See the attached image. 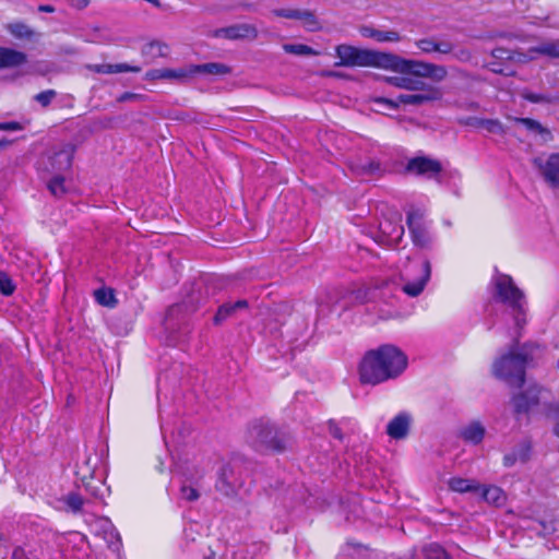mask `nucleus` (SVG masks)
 <instances>
[{
    "label": "nucleus",
    "mask_w": 559,
    "mask_h": 559,
    "mask_svg": "<svg viewBox=\"0 0 559 559\" xmlns=\"http://www.w3.org/2000/svg\"><path fill=\"white\" fill-rule=\"evenodd\" d=\"M406 354L392 344L367 352L359 365L360 381L377 385L399 378L407 368Z\"/></svg>",
    "instance_id": "1"
},
{
    "label": "nucleus",
    "mask_w": 559,
    "mask_h": 559,
    "mask_svg": "<svg viewBox=\"0 0 559 559\" xmlns=\"http://www.w3.org/2000/svg\"><path fill=\"white\" fill-rule=\"evenodd\" d=\"M385 82L397 88L408 91L411 93L400 94L395 99L384 97L376 98L378 104H384L391 109H395L403 105L421 106L425 104L438 102L443 97L441 87L431 83H419L416 78H408L407 74L400 76H386Z\"/></svg>",
    "instance_id": "2"
},
{
    "label": "nucleus",
    "mask_w": 559,
    "mask_h": 559,
    "mask_svg": "<svg viewBox=\"0 0 559 559\" xmlns=\"http://www.w3.org/2000/svg\"><path fill=\"white\" fill-rule=\"evenodd\" d=\"M540 350L538 345L525 344L521 348L502 355L492 365L495 377L504 380L510 385L521 386L525 381V369Z\"/></svg>",
    "instance_id": "3"
},
{
    "label": "nucleus",
    "mask_w": 559,
    "mask_h": 559,
    "mask_svg": "<svg viewBox=\"0 0 559 559\" xmlns=\"http://www.w3.org/2000/svg\"><path fill=\"white\" fill-rule=\"evenodd\" d=\"M384 70H391L408 78H416L419 83H427L424 79L442 82L448 76V69L442 64L415 59H405L394 53H386Z\"/></svg>",
    "instance_id": "4"
},
{
    "label": "nucleus",
    "mask_w": 559,
    "mask_h": 559,
    "mask_svg": "<svg viewBox=\"0 0 559 559\" xmlns=\"http://www.w3.org/2000/svg\"><path fill=\"white\" fill-rule=\"evenodd\" d=\"M495 298L506 305L514 318L515 325L522 328L526 323V300L523 292L515 286L511 276L497 274L492 280Z\"/></svg>",
    "instance_id": "5"
},
{
    "label": "nucleus",
    "mask_w": 559,
    "mask_h": 559,
    "mask_svg": "<svg viewBox=\"0 0 559 559\" xmlns=\"http://www.w3.org/2000/svg\"><path fill=\"white\" fill-rule=\"evenodd\" d=\"M386 53L342 44L335 47V55L340 59V61L335 62V67H373L384 69Z\"/></svg>",
    "instance_id": "6"
},
{
    "label": "nucleus",
    "mask_w": 559,
    "mask_h": 559,
    "mask_svg": "<svg viewBox=\"0 0 559 559\" xmlns=\"http://www.w3.org/2000/svg\"><path fill=\"white\" fill-rule=\"evenodd\" d=\"M431 275V264L428 259L419 261L409 260L401 271V280L403 282L402 290L409 297L419 296Z\"/></svg>",
    "instance_id": "7"
},
{
    "label": "nucleus",
    "mask_w": 559,
    "mask_h": 559,
    "mask_svg": "<svg viewBox=\"0 0 559 559\" xmlns=\"http://www.w3.org/2000/svg\"><path fill=\"white\" fill-rule=\"evenodd\" d=\"M248 441L259 451H283L285 443L276 430L266 421H254L248 430Z\"/></svg>",
    "instance_id": "8"
},
{
    "label": "nucleus",
    "mask_w": 559,
    "mask_h": 559,
    "mask_svg": "<svg viewBox=\"0 0 559 559\" xmlns=\"http://www.w3.org/2000/svg\"><path fill=\"white\" fill-rule=\"evenodd\" d=\"M413 243L420 249H431L433 238L428 230V226L424 222V212L420 210H412L407 213L406 219Z\"/></svg>",
    "instance_id": "9"
},
{
    "label": "nucleus",
    "mask_w": 559,
    "mask_h": 559,
    "mask_svg": "<svg viewBox=\"0 0 559 559\" xmlns=\"http://www.w3.org/2000/svg\"><path fill=\"white\" fill-rule=\"evenodd\" d=\"M241 468L236 464H227L222 467L215 488L225 497H234L243 486Z\"/></svg>",
    "instance_id": "10"
},
{
    "label": "nucleus",
    "mask_w": 559,
    "mask_h": 559,
    "mask_svg": "<svg viewBox=\"0 0 559 559\" xmlns=\"http://www.w3.org/2000/svg\"><path fill=\"white\" fill-rule=\"evenodd\" d=\"M74 146L71 144L63 145L59 151L48 155L41 162L43 170L49 175H63L70 170L74 156Z\"/></svg>",
    "instance_id": "11"
},
{
    "label": "nucleus",
    "mask_w": 559,
    "mask_h": 559,
    "mask_svg": "<svg viewBox=\"0 0 559 559\" xmlns=\"http://www.w3.org/2000/svg\"><path fill=\"white\" fill-rule=\"evenodd\" d=\"M405 170L417 176L432 178L442 171V165L431 157L416 156L407 162Z\"/></svg>",
    "instance_id": "12"
},
{
    "label": "nucleus",
    "mask_w": 559,
    "mask_h": 559,
    "mask_svg": "<svg viewBox=\"0 0 559 559\" xmlns=\"http://www.w3.org/2000/svg\"><path fill=\"white\" fill-rule=\"evenodd\" d=\"M533 164L550 188H559V153L549 155L545 162L539 157L534 158Z\"/></svg>",
    "instance_id": "13"
},
{
    "label": "nucleus",
    "mask_w": 559,
    "mask_h": 559,
    "mask_svg": "<svg viewBox=\"0 0 559 559\" xmlns=\"http://www.w3.org/2000/svg\"><path fill=\"white\" fill-rule=\"evenodd\" d=\"M212 36L230 40L255 39L258 37V29L252 24L241 23L217 28L212 33Z\"/></svg>",
    "instance_id": "14"
},
{
    "label": "nucleus",
    "mask_w": 559,
    "mask_h": 559,
    "mask_svg": "<svg viewBox=\"0 0 559 559\" xmlns=\"http://www.w3.org/2000/svg\"><path fill=\"white\" fill-rule=\"evenodd\" d=\"M540 390L536 386L528 388L523 393H520L512 399L514 411L518 414L528 413L531 409L539 404Z\"/></svg>",
    "instance_id": "15"
},
{
    "label": "nucleus",
    "mask_w": 559,
    "mask_h": 559,
    "mask_svg": "<svg viewBox=\"0 0 559 559\" xmlns=\"http://www.w3.org/2000/svg\"><path fill=\"white\" fill-rule=\"evenodd\" d=\"M145 78L147 80H175L178 82H186L190 76L189 66L177 68V69H152L146 72Z\"/></svg>",
    "instance_id": "16"
},
{
    "label": "nucleus",
    "mask_w": 559,
    "mask_h": 559,
    "mask_svg": "<svg viewBox=\"0 0 559 559\" xmlns=\"http://www.w3.org/2000/svg\"><path fill=\"white\" fill-rule=\"evenodd\" d=\"M412 417L408 413H400L391 419L386 426V433L395 440L405 439L408 436Z\"/></svg>",
    "instance_id": "17"
},
{
    "label": "nucleus",
    "mask_w": 559,
    "mask_h": 559,
    "mask_svg": "<svg viewBox=\"0 0 559 559\" xmlns=\"http://www.w3.org/2000/svg\"><path fill=\"white\" fill-rule=\"evenodd\" d=\"M415 45L424 53L450 55L454 51V44L449 40H439L432 37L416 40Z\"/></svg>",
    "instance_id": "18"
},
{
    "label": "nucleus",
    "mask_w": 559,
    "mask_h": 559,
    "mask_svg": "<svg viewBox=\"0 0 559 559\" xmlns=\"http://www.w3.org/2000/svg\"><path fill=\"white\" fill-rule=\"evenodd\" d=\"M189 71L191 78L199 73L223 76L229 74L231 72V68L219 62H209L203 64H190Z\"/></svg>",
    "instance_id": "19"
},
{
    "label": "nucleus",
    "mask_w": 559,
    "mask_h": 559,
    "mask_svg": "<svg viewBox=\"0 0 559 559\" xmlns=\"http://www.w3.org/2000/svg\"><path fill=\"white\" fill-rule=\"evenodd\" d=\"M27 56L12 48L0 47V69H12L24 64Z\"/></svg>",
    "instance_id": "20"
},
{
    "label": "nucleus",
    "mask_w": 559,
    "mask_h": 559,
    "mask_svg": "<svg viewBox=\"0 0 559 559\" xmlns=\"http://www.w3.org/2000/svg\"><path fill=\"white\" fill-rule=\"evenodd\" d=\"M379 230L390 241L399 240L404 233V228L401 225V219L397 215L392 218L381 219L379 222Z\"/></svg>",
    "instance_id": "21"
},
{
    "label": "nucleus",
    "mask_w": 559,
    "mask_h": 559,
    "mask_svg": "<svg viewBox=\"0 0 559 559\" xmlns=\"http://www.w3.org/2000/svg\"><path fill=\"white\" fill-rule=\"evenodd\" d=\"M512 120L524 126L527 131L539 135L543 143H547L554 138L551 131L535 119L514 117Z\"/></svg>",
    "instance_id": "22"
},
{
    "label": "nucleus",
    "mask_w": 559,
    "mask_h": 559,
    "mask_svg": "<svg viewBox=\"0 0 559 559\" xmlns=\"http://www.w3.org/2000/svg\"><path fill=\"white\" fill-rule=\"evenodd\" d=\"M87 68L95 72L102 74H112V73H123V72H134L138 73L141 71L140 67L129 66L128 63H117V64H90Z\"/></svg>",
    "instance_id": "23"
},
{
    "label": "nucleus",
    "mask_w": 559,
    "mask_h": 559,
    "mask_svg": "<svg viewBox=\"0 0 559 559\" xmlns=\"http://www.w3.org/2000/svg\"><path fill=\"white\" fill-rule=\"evenodd\" d=\"M247 308H248V301L245 299L238 300L234 304H230V302L224 304L218 308V310L214 317V323L221 324L228 318L233 317L237 311L243 310Z\"/></svg>",
    "instance_id": "24"
},
{
    "label": "nucleus",
    "mask_w": 559,
    "mask_h": 559,
    "mask_svg": "<svg viewBox=\"0 0 559 559\" xmlns=\"http://www.w3.org/2000/svg\"><path fill=\"white\" fill-rule=\"evenodd\" d=\"M485 436V428L480 423L474 421L461 430V437L466 442L479 443Z\"/></svg>",
    "instance_id": "25"
},
{
    "label": "nucleus",
    "mask_w": 559,
    "mask_h": 559,
    "mask_svg": "<svg viewBox=\"0 0 559 559\" xmlns=\"http://www.w3.org/2000/svg\"><path fill=\"white\" fill-rule=\"evenodd\" d=\"M528 52L543 55L550 58H559V40L540 43L537 46L531 47Z\"/></svg>",
    "instance_id": "26"
},
{
    "label": "nucleus",
    "mask_w": 559,
    "mask_h": 559,
    "mask_svg": "<svg viewBox=\"0 0 559 559\" xmlns=\"http://www.w3.org/2000/svg\"><path fill=\"white\" fill-rule=\"evenodd\" d=\"M449 487L456 492H468L478 490L479 486L475 480L461 477H453L449 480Z\"/></svg>",
    "instance_id": "27"
},
{
    "label": "nucleus",
    "mask_w": 559,
    "mask_h": 559,
    "mask_svg": "<svg viewBox=\"0 0 559 559\" xmlns=\"http://www.w3.org/2000/svg\"><path fill=\"white\" fill-rule=\"evenodd\" d=\"M473 126L495 134L501 135L506 133L503 124L497 119H474Z\"/></svg>",
    "instance_id": "28"
},
{
    "label": "nucleus",
    "mask_w": 559,
    "mask_h": 559,
    "mask_svg": "<svg viewBox=\"0 0 559 559\" xmlns=\"http://www.w3.org/2000/svg\"><path fill=\"white\" fill-rule=\"evenodd\" d=\"M51 179L47 182V188L53 197L60 198L68 192L64 183L63 175H51Z\"/></svg>",
    "instance_id": "29"
},
{
    "label": "nucleus",
    "mask_w": 559,
    "mask_h": 559,
    "mask_svg": "<svg viewBox=\"0 0 559 559\" xmlns=\"http://www.w3.org/2000/svg\"><path fill=\"white\" fill-rule=\"evenodd\" d=\"M95 300L105 307L114 308L117 305L114 290L109 288H99L94 292Z\"/></svg>",
    "instance_id": "30"
},
{
    "label": "nucleus",
    "mask_w": 559,
    "mask_h": 559,
    "mask_svg": "<svg viewBox=\"0 0 559 559\" xmlns=\"http://www.w3.org/2000/svg\"><path fill=\"white\" fill-rule=\"evenodd\" d=\"M299 21H301L302 26L308 32H318L322 28L321 23L319 22L318 17L314 15L312 11L302 10Z\"/></svg>",
    "instance_id": "31"
},
{
    "label": "nucleus",
    "mask_w": 559,
    "mask_h": 559,
    "mask_svg": "<svg viewBox=\"0 0 559 559\" xmlns=\"http://www.w3.org/2000/svg\"><path fill=\"white\" fill-rule=\"evenodd\" d=\"M283 49L287 53L296 56H318L319 51L305 44H285Z\"/></svg>",
    "instance_id": "32"
},
{
    "label": "nucleus",
    "mask_w": 559,
    "mask_h": 559,
    "mask_svg": "<svg viewBox=\"0 0 559 559\" xmlns=\"http://www.w3.org/2000/svg\"><path fill=\"white\" fill-rule=\"evenodd\" d=\"M354 170L361 176H374L382 173L381 164L373 159L357 165Z\"/></svg>",
    "instance_id": "33"
},
{
    "label": "nucleus",
    "mask_w": 559,
    "mask_h": 559,
    "mask_svg": "<svg viewBox=\"0 0 559 559\" xmlns=\"http://www.w3.org/2000/svg\"><path fill=\"white\" fill-rule=\"evenodd\" d=\"M483 498L490 503L500 504L504 501V495L501 488L488 486L483 488Z\"/></svg>",
    "instance_id": "34"
},
{
    "label": "nucleus",
    "mask_w": 559,
    "mask_h": 559,
    "mask_svg": "<svg viewBox=\"0 0 559 559\" xmlns=\"http://www.w3.org/2000/svg\"><path fill=\"white\" fill-rule=\"evenodd\" d=\"M423 552L427 559H450L447 551L439 544L436 543L426 545L423 548Z\"/></svg>",
    "instance_id": "35"
},
{
    "label": "nucleus",
    "mask_w": 559,
    "mask_h": 559,
    "mask_svg": "<svg viewBox=\"0 0 559 559\" xmlns=\"http://www.w3.org/2000/svg\"><path fill=\"white\" fill-rule=\"evenodd\" d=\"M7 28L16 38H29L33 36V31L21 22L9 24Z\"/></svg>",
    "instance_id": "36"
},
{
    "label": "nucleus",
    "mask_w": 559,
    "mask_h": 559,
    "mask_svg": "<svg viewBox=\"0 0 559 559\" xmlns=\"http://www.w3.org/2000/svg\"><path fill=\"white\" fill-rule=\"evenodd\" d=\"M14 290L15 285L13 284L10 276L5 272L0 271V292L4 296H10L14 293Z\"/></svg>",
    "instance_id": "37"
},
{
    "label": "nucleus",
    "mask_w": 559,
    "mask_h": 559,
    "mask_svg": "<svg viewBox=\"0 0 559 559\" xmlns=\"http://www.w3.org/2000/svg\"><path fill=\"white\" fill-rule=\"evenodd\" d=\"M402 39V36L396 31H378L377 41L379 43H397Z\"/></svg>",
    "instance_id": "38"
},
{
    "label": "nucleus",
    "mask_w": 559,
    "mask_h": 559,
    "mask_svg": "<svg viewBox=\"0 0 559 559\" xmlns=\"http://www.w3.org/2000/svg\"><path fill=\"white\" fill-rule=\"evenodd\" d=\"M521 96L526 99L527 102H531V103H534V104H538V103H552V98L547 96V95H544V94H536V93H533V92H530L527 90H524L522 93H521Z\"/></svg>",
    "instance_id": "39"
},
{
    "label": "nucleus",
    "mask_w": 559,
    "mask_h": 559,
    "mask_svg": "<svg viewBox=\"0 0 559 559\" xmlns=\"http://www.w3.org/2000/svg\"><path fill=\"white\" fill-rule=\"evenodd\" d=\"M57 96L55 90H46L34 96V99L39 103L43 107H48Z\"/></svg>",
    "instance_id": "40"
},
{
    "label": "nucleus",
    "mask_w": 559,
    "mask_h": 559,
    "mask_svg": "<svg viewBox=\"0 0 559 559\" xmlns=\"http://www.w3.org/2000/svg\"><path fill=\"white\" fill-rule=\"evenodd\" d=\"M527 451L528 449H522L519 453L512 452L503 457V462L506 466H512L516 461L525 462L527 460Z\"/></svg>",
    "instance_id": "41"
},
{
    "label": "nucleus",
    "mask_w": 559,
    "mask_h": 559,
    "mask_svg": "<svg viewBox=\"0 0 559 559\" xmlns=\"http://www.w3.org/2000/svg\"><path fill=\"white\" fill-rule=\"evenodd\" d=\"M150 53L155 57H165L168 52V46L160 41H152L146 47Z\"/></svg>",
    "instance_id": "42"
},
{
    "label": "nucleus",
    "mask_w": 559,
    "mask_h": 559,
    "mask_svg": "<svg viewBox=\"0 0 559 559\" xmlns=\"http://www.w3.org/2000/svg\"><path fill=\"white\" fill-rule=\"evenodd\" d=\"M66 503L73 512H79L83 507V498L72 492L67 496Z\"/></svg>",
    "instance_id": "43"
},
{
    "label": "nucleus",
    "mask_w": 559,
    "mask_h": 559,
    "mask_svg": "<svg viewBox=\"0 0 559 559\" xmlns=\"http://www.w3.org/2000/svg\"><path fill=\"white\" fill-rule=\"evenodd\" d=\"M302 10L299 9H275L273 14L278 17L299 20Z\"/></svg>",
    "instance_id": "44"
},
{
    "label": "nucleus",
    "mask_w": 559,
    "mask_h": 559,
    "mask_svg": "<svg viewBox=\"0 0 559 559\" xmlns=\"http://www.w3.org/2000/svg\"><path fill=\"white\" fill-rule=\"evenodd\" d=\"M180 492L181 498L190 502L198 500L200 497V493L195 488L186 485L181 487Z\"/></svg>",
    "instance_id": "45"
},
{
    "label": "nucleus",
    "mask_w": 559,
    "mask_h": 559,
    "mask_svg": "<svg viewBox=\"0 0 559 559\" xmlns=\"http://www.w3.org/2000/svg\"><path fill=\"white\" fill-rule=\"evenodd\" d=\"M144 99H145V96L142 95V94L126 92V93L121 94L117 98V102H119V103H124V102H142Z\"/></svg>",
    "instance_id": "46"
},
{
    "label": "nucleus",
    "mask_w": 559,
    "mask_h": 559,
    "mask_svg": "<svg viewBox=\"0 0 559 559\" xmlns=\"http://www.w3.org/2000/svg\"><path fill=\"white\" fill-rule=\"evenodd\" d=\"M453 57L461 62H468L472 59V53L468 49L460 48L457 50L454 49L452 52Z\"/></svg>",
    "instance_id": "47"
},
{
    "label": "nucleus",
    "mask_w": 559,
    "mask_h": 559,
    "mask_svg": "<svg viewBox=\"0 0 559 559\" xmlns=\"http://www.w3.org/2000/svg\"><path fill=\"white\" fill-rule=\"evenodd\" d=\"M378 31L371 26H361L359 33L362 37L377 39Z\"/></svg>",
    "instance_id": "48"
},
{
    "label": "nucleus",
    "mask_w": 559,
    "mask_h": 559,
    "mask_svg": "<svg viewBox=\"0 0 559 559\" xmlns=\"http://www.w3.org/2000/svg\"><path fill=\"white\" fill-rule=\"evenodd\" d=\"M491 56L497 59H511L512 58L511 52L501 47L495 48L491 51Z\"/></svg>",
    "instance_id": "49"
},
{
    "label": "nucleus",
    "mask_w": 559,
    "mask_h": 559,
    "mask_svg": "<svg viewBox=\"0 0 559 559\" xmlns=\"http://www.w3.org/2000/svg\"><path fill=\"white\" fill-rule=\"evenodd\" d=\"M328 425H329V431H330V433H331L335 439L342 440V439H343V435H342V431H341L340 427L336 425V423H335V421H333V420H330Z\"/></svg>",
    "instance_id": "50"
},
{
    "label": "nucleus",
    "mask_w": 559,
    "mask_h": 559,
    "mask_svg": "<svg viewBox=\"0 0 559 559\" xmlns=\"http://www.w3.org/2000/svg\"><path fill=\"white\" fill-rule=\"evenodd\" d=\"M0 130L3 131H17L21 130V126L19 122H0Z\"/></svg>",
    "instance_id": "51"
},
{
    "label": "nucleus",
    "mask_w": 559,
    "mask_h": 559,
    "mask_svg": "<svg viewBox=\"0 0 559 559\" xmlns=\"http://www.w3.org/2000/svg\"><path fill=\"white\" fill-rule=\"evenodd\" d=\"M38 10L40 12H46V13L55 12V8L52 5H49V4H41V5L38 7Z\"/></svg>",
    "instance_id": "52"
},
{
    "label": "nucleus",
    "mask_w": 559,
    "mask_h": 559,
    "mask_svg": "<svg viewBox=\"0 0 559 559\" xmlns=\"http://www.w3.org/2000/svg\"><path fill=\"white\" fill-rule=\"evenodd\" d=\"M326 76H331V78H343L344 75L340 72H335V71H328L324 73Z\"/></svg>",
    "instance_id": "53"
},
{
    "label": "nucleus",
    "mask_w": 559,
    "mask_h": 559,
    "mask_svg": "<svg viewBox=\"0 0 559 559\" xmlns=\"http://www.w3.org/2000/svg\"><path fill=\"white\" fill-rule=\"evenodd\" d=\"M10 143V141L8 140H0V147H3L5 145H8Z\"/></svg>",
    "instance_id": "54"
},
{
    "label": "nucleus",
    "mask_w": 559,
    "mask_h": 559,
    "mask_svg": "<svg viewBox=\"0 0 559 559\" xmlns=\"http://www.w3.org/2000/svg\"><path fill=\"white\" fill-rule=\"evenodd\" d=\"M493 72L500 73L501 71L499 70V68H496V69H493Z\"/></svg>",
    "instance_id": "55"
},
{
    "label": "nucleus",
    "mask_w": 559,
    "mask_h": 559,
    "mask_svg": "<svg viewBox=\"0 0 559 559\" xmlns=\"http://www.w3.org/2000/svg\"><path fill=\"white\" fill-rule=\"evenodd\" d=\"M493 72L500 73L501 71L499 70V68H496V69H493Z\"/></svg>",
    "instance_id": "56"
},
{
    "label": "nucleus",
    "mask_w": 559,
    "mask_h": 559,
    "mask_svg": "<svg viewBox=\"0 0 559 559\" xmlns=\"http://www.w3.org/2000/svg\"><path fill=\"white\" fill-rule=\"evenodd\" d=\"M206 559H212V558H206Z\"/></svg>",
    "instance_id": "57"
}]
</instances>
